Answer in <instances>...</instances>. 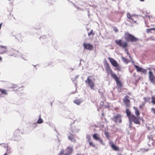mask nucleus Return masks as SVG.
<instances>
[{
  "mask_svg": "<svg viewBox=\"0 0 155 155\" xmlns=\"http://www.w3.org/2000/svg\"><path fill=\"white\" fill-rule=\"evenodd\" d=\"M107 73L108 74L110 75L111 77L114 79L117 76L113 72L112 70L110 67L109 65L107 63Z\"/></svg>",
  "mask_w": 155,
  "mask_h": 155,
  "instance_id": "0eeeda50",
  "label": "nucleus"
},
{
  "mask_svg": "<svg viewBox=\"0 0 155 155\" xmlns=\"http://www.w3.org/2000/svg\"><path fill=\"white\" fill-rule=\"evenodd\" d=\"M37 124H36V123H35L34 124H33V125H32V126L34 127V128H35L37 126Z\"/></svg>",
  "mask_w": 155,
  "mask_h": 155,
  "instance_id": "a19ab883",
  "label": "nucleus"
},
{
  "mask_svg": "<svg viewBox=\"0 0 155 155\" xmlns=\"http://www.w3.org/2000/svg\"><path fill=\"white\" fill-rule=\"evenodd\" d=\"M10 148H7V151H6V153H9L10 152Z\"/></svg>",
  "mask_w": 155,
  "mask_h": 155,
  "instance_id": "79ce46f5",
  "label": "nucleus"
},
{
  "mask_svg": "<svg viewBox=\"0 0 155 155\" xmlns=\"http://www.w3.org/2000/svg\"><path fill=\"white\" fill-rule=\"evenodd\" d=\"M10 36L11 37L14 36L16 39L20 41V38H21V35L20 34L18 35H14L13 34V33L12 32L10 35Z\"/></svg>",
  "mask_w": 155,
  "mask_h": 155,
  "instance_id": "f3484780",
  "label": "nucleus"
},
{
  "mask_svg": "<svg viewBox=\"0 0 155 155\" xmlns=\"http://www.w3.org/2000/svg\"><path fill=\"white\" fill-rule=\"evenodd\" d=\"M93 137L94 139L97 141H98L101 144H103L102 140L99 137L98 134H95L93 136Z\"/></svg>",
  "mask_w": 155,
  "mask_h": 155,
  "instance_id": "4468645a",
  "label": "nucleus"
},
{
  "mask_svg": "<svg viewBox=\"0 0 155 155\" xmlns=\"http://www.w3.org/2000/svg\"><path fill=\"white\" fill-rule=\"evenodd\" d=\"M114 30L115 32H117L118 31V29L116 27H114Z\"/></svg>",
  "mask_w": 155,
  "mask_h": 155,
  "instance_id": "ea45409f",
  "label": "nucleus"
},
{
  "mask_svg": "<svg viewBox=\"0 0 155 155\" xmlns=\"http://www.w3.org/2000/svg\"><path fill=\"white\" fill-rule=\"evenodd\" d=\"M45 39V40H46V39H47L46 38V39Z\"/></svg>",
  "mask_w": 155,
  "mask_h": 155,
  "instance_id": "774afa93",
  "label": "nucleus"
},
{
  "mask_svg": "<svg viewBox=\"0 0 155 155\" xmlns=\"http://www.w3.org/2000/svg\"><path fill=\"white\" fill-rule=\"evenodd\" d=\"M78 76H79L78 75L76 76L74 78V80H75L77 79L78 78Z\"/></svg>",
  "mask_w": 155,
  "mask_h": 155,
  "instance_id": "de8ad7c7",
  "label": "nucleus"
},
{
  "mask_svg": "<svg viewBox=\"0 0 155 155\" xmlns=\"http://www.w3.org/2000/svg\"><path fill=\"white\" fill-rule=\"evenodd\" d=\"M0 47L1 48H3L4 49L2 50V51L1 52V54H4V53L7 52V49L6 46H4L3 45H0Z\"/></svg>",
  "mask_w": 155,
  "mask_h": 155,
  "instance_id": "a211bd4d",
  "label": "nucleus"
},
{
  "mask_svg": "<svg viewBox=\"0 0 155 155\" xmlns=\"http://www.w3.org/2000/svg\"><path fill=\"white\" fill-rule=\"evenodd\" d=\"M40 117L36 123L38 124H41L43 123V121L42 119L40 118Z\"/></svg>",
  "mask_w": 155,
  "mask_h": 155,
  "instance_id": "5701e85b",
  "label": "nucleus"
},
{
  "mask_svg": "<svg viewBox=\"0 0 155 155\" xmlns=\"http://www.w3.org/2000/svg\"><path fill=\"white\" fill-rule=\"evenodd\" d=\"M104 104V103L103 101L101 102V103H100V106L101 107L102 106H103Z\"/></svg>",
  "mask_w": 155,
  "mask_h": 155,
  "instance_id": "37998d69",
  "label": "nucleus"
},
{
  "mask_svg": "<svg viewBox=\"0 0 155 155\" xmlns=\"http://www.w3.org/2000/svg\"><path fill=\"white\" fill-rule=\"evenodd\" d=\"M153 136L151 135H150L148 136V138L149 140H153Z\"/></svg>",
  "mask_w": 155,
  "mask_h": 155,
  "instance_id": "473e14b6",
  "label": "nucleus"
},
{
  "mask_svg": "<svg viewBox=\"0 0 155 155\" xmlns=\"http://www.w3.org/2000/svg\"><path fill=\"white\" fill-rule=\"evenodd\" d=\"M148 69L149 70V78L150 81L153 84H155V76L153 73L150 70V68H148Z\"/></svg>",
  "mask_w": 155,
  "mask_h": 155,
  "instance_id": "423d86ee",
  "label": "nucleus"
},
{
  "mask_svg": "<svg viewBox=\"0 0 155 155\" xmlns=\"http://www.w3.org/2000/svg\"><path fill=\"white\" fill-rule=\"evenodd\" d=\"M89 144L91 146H92L93 147H95V145L91 141H90L89 142Z\"/></svg>",
  "mask_w": 155,
  "mask_h": 155,
  "instance_id": "c9c22d12",
  "label": "nucleus"
},
{
  "mask_svg": "<svg viewBox=\"0 0 155 155\" xmlns=\"http://www.w3.org/2000/svg\"><path fill=\"white\" fill-rule=\"evenodd\" d=\"M12 88L15 89V90H17L19 88L18 87V86L16 85H14L13 87Z\"/></svg>",
  "mask_w": 155,
  "mask_h": 155,
  "instance_id": "e433bc0d",
  "label": "nucleus"
},
{
  "mask_svg": "<svg viewBox=\"0 0 155 155\" xmlns=\"http://www.w3.org/2000/svg\"><path fill=\"white\" fill-rule=\"evenodd\" d=\"M91 35H94V34H93V31L92 30H91L90 32L88 33V36H90Z\"/></svg>",
  "mask_w": 155,
  "mask_h": 155,
  "instance_id": "72a5a7b5",
  "label": "nucleus"
},
{
  "mask_svg": "<svg viewBox=\"0 0 155 155\" xmlns=\"http://www.w3.org/2000/svg\"><path fill=\"white\" fill-rule=\"evenodd\" d=\"M52 63L51 62H49L48 63H45L44 65V66L45 67H47L49 65H50L52 64Z\"/></svg>",
  "mask_w": 155,
  "mask_h": 155,
  "instance_id": "c756f323",
  "label": "nucleus"
},
{
  "mask_svg": "<svg viewBox=\"0 0 155 155\" xmlns=\"http://www.w3.org/2000/svg\"><path fill=\"white\" fill-rule=\"evenodd\" d=\"M153 155H155V153H153Z\"/></svg>",
  "mask_w": 155,
  "mask_h": 155,
  "instance_id": "680f3d73",
  "label": "nucleus"
},
{
  "mask_svg": "<svg viewBox=\"0 0 155 155\" xmlns=\"http://www.w3.org/2000/svg\"><path fill=\"white\" fill-rule=\"evenodd\" d=\"M152 30H155V28H151L150 29H147L146 30V31L147 33H149L150 32L152 33L151 31Z\"/></svg>",
  "mask_w": 155,
  "mask_h": 155,
  "instance_id": "b1692460",
  "label": "nucleus"
},
{
  "mask_svg": "<svg viewBox=\"0 0 155 155\" xmlns=\"http://www.w3.org/2000/svg\"><path fill=\"white\" fill-rule=\"evenodd\" d=\"M82 102V100L80 99L76 100L74 101V102L77 105H79Z\"/></svg>",
  "mask_w": 155,
  "mask_h": 155,
  "instance_id": "6ab92c4d",
  "label": "nucleus"
},
{
  "mask_svg": "<svg viewBox=\"0 0 155 155\" xmlns=\"http://www.w3.org/2000/svg\"><path fill=\"white\" fill-rule=\"evenodd\" d=\"M98 92L100 93L101 95H102V93H101L100 91V89L98 91Z\"/></svg>",
  "mask_w": 155,
  "mask_h": 155,
  "instance_id": "8fccbe9b",
  "label": "nucleus"
},
{
  "mask_svg": "<svg viewBox=\"0 0 155 155\" xmlns=\"http://www.w3.org/2000/svg\"><path fill=\"white\" fill-rule=\"evenodd\" d=\"M46 39V38L45 36L43 35L40 38V39L41 40L42 39Z\"/></svg>",
  "mask_w": 155,
  "mask_h": 155,
  "instance_id": "4c0bfd02",
  "label": "nucleus"
},
{
  "mask_svg": "<svg viewBox=\"0 0 155 155\" xmlns=\"http://www.w3.org/2000/svg\"><path fill=\"white\" fill-rule=\"evenodd\" d=\"M115 42L116 44L120 47L125 49V50H126V48L128 46V44L126 42L123 41L121 39L116 40Z\"/></svg>",
  "mask_w": 155,
  "mask_h": 155,
  "instance_id": "20e7f679",
  "label": "nucleus"
},
{
  "mask_svg": "<svg viewBox=\"0 0 155 155\" xmlns=\"http://www.w3.org/2000/svg\"><path fill=\"white\" fill-rule=\"evenodd\" d=\"M127 94H128L129 95H131V93H128Z\"/></svg>",
  "mask_w": 155,
  "mask_h": 155,
  "instance_id": "13d9d810",
  "label": "nucleus"
},
{
  "mask_svg": "<svg viewBox=\"0 0 155 155\" xmlns=\"http://www.w3.org/2000/svg\"><path fill=\"white\" fill-rule=\"evenodd\" d=\"M122 116L121 115L119 114H117L116 115L113 117L112 119L116 123L118 122L119 123H121L122 122Z\"/></svg>",
  "mask_w": 155,
  "mask_h": 155,
  "instance_id": "1a4fd4ad",
  "label": "nucleus"
},
{
  "mask_svg": "<svg viewBox=\"0 0 155 155\" xmlns=\"http://www.w3.org/2000/svg\"><path fill=\"white\" fill-rule=\"evenodd\" d=\"M127 18L128 19H131L132 20H133V19L132 18L130 14V13H127Z\"/></svg>",
  "mask_w": 155,
  "mask_h": 155,
  "instance_id": "c85d7f7f",
  "label": "nucleus"
},
{
  "mask_svg": "<svg viewBox=\"0 0 155 155\" xmlns=\"http://www.w3.org/2000/svg\"><path fill=\"white\" fill-rule=\"evenodd\" d=\"M108 59L112 65L115 68L116 70L119 71H121L122 67L114 59L110 57L108 58Z\"/></svg>",
  "mask_w": 155,
  "mask_h": 155,
  "instance_id": "7ed1b4c3",
  "label": "nucleus"
},
{
  "mask_svg": "<svg viewBox=\"0 0 155 155\" xmlns=\"http://www.w3.org/2000/svg\"><path fill=\"white\" fill-rule=\"evenodd\" d=\"M143 99L145 102H149L150 100V97H145L143 98Z\"/></svg>",
  "mask_w": 155,
  "mask_h": 155,
  "instance_id": "393cba45",
  "label": "nucleus"
},
{
  "mask_svg": "<svg viewBox=\"0 0 155 155\" xmlns=\"http://www.w3.org/2000/svg\"><path fill=\"white\" fill-rule=\"evenodd\" d=\"M140 1L143 2L144 1V0H140Z\"/></svg>",
  "mask_w": 155,
  "mask_h": 155,
  "instance_id": "bf43d9fd",
  "label": "nucleus"
},
{
  "mask_svg": "<svg viewBox=\"0 0 155 155\" xmlns=\"http://www.w3.org/2000/svg\"><path fill=\"white\" fill-rule=\"evenodd\" d=\"M109 144L111 147L115 150L119 151V147L115 145L113 143L110 142Z\"/></svg>",
  "mask_w": 155,
  "mask_h": 155,
  "instance_id": "dca6fc26",
  "label": "nucleus"
},
{
  "mask_svg": "<svg viewBox=\"0 0 155 155\" xmlns=\"http://www.w3.org/2000/svg\"><path fill=\"white\" fill-rule=\"evenodd\" d=\"M83 46L84 48L85 49L91 50L93 49V47L92 45L90 44L85 43V42H84L83 43Z\"/></svg>",
  "mask_w": 155,
  "mask_h": 155,
  "instance_id": "f8f14e48",
  "label": "nucleus"
},
{
  "mask_svg": "<svg viewBox=\"0 0 155 155\" xmlns=\"http://www.w3.org/2000/svg\"><path fill=\"white\" fill-rule=\"evenodd\" d=\"M68 139L72 142L74 143L75 142L76 140L74 138V136L71 133H70L68 135Z\"/></svg>",
  "mask_w": 155,
  "mask_h": 155,
  "instance_id": "2eb2a0df",
  "label": "nucleus"
},
{
  "mask_svg": "<svg viewBox=\"0 0 155 155\" xmlns=\"http://www.w3.org/2000/svg\"><path fill=\"white\" fill-rule=\"evenodd\" d=\"M124 38L127 42H137L139 39L133 35L130 34L128 32H125L124 35Z\"/></svg>",
  "mask_w": 155,
  "mask_h": 155,
  "instance_id": "f03ea898",
  "label": "nucleus"
},
{
  "mask_svg": "<svg viewBox=\"0 0 155 155\" xmlns=\"http://www.w3.org/2000/svg\"><path fill=\"white\" fill-rule=\"evenodd\" d=\"M104 134H105V136H106V137H107V131H105V132H104Z\"/></svg>",
  "mask_w": 155,
  "mask_h": 155,
  "instance_id": "3c124183",
  "label": "nucleus"
},
{
  "mask_svg": "<svg viewBox=\"0 0 155 155\" xmlns=\"http://www.w3.org/2000/svg\"><path fill=\"white\" fill-rule=\"evenodd\" d=\"M7 52L8 55L10 56H14L16 57L17 56L19 55V52L18 50H16L11 48L9 51H7Z\"/></svg>",
  "mask_w": 155,
  "mask_h": 155,
  "instance_id": "39448f33",
  "label": "nucleus"
},
{
  "mask_svg": "<svg viewBox=\"0 0 155 155\" xmlns=\"http://www.w3.org/2000/svg\"><path fill=\"white\" fill-rule=\"evenodd\" d=\"M81 61H83L82 59H81V60H80V64H79V65H80L81 64Z\"/></svg>",
  "mask_w": 155,
  "mask_h": 155,
  "instance_id": "864d4df0",
  "label": "nucleus"
},
{
  "mask_svg": "<svg viewBox=\"0 0 155 155\" xmlns=\"http://www.w3.org/2000/svg\"><path fill=\"white\" fill-rule=\"evenodd\" d=\"M122 59L123 61L126 63H127L130 62V61L128 59L125 57H122Z\"/></svg>",
  "mask_w": 155,
  "mask_h": 155,
  "instance_id": "412c9836",
  "label": "nucleus"
},
{
  "mask_svg": "<svg viewBox=\"0 0 155 155\" xmlns=\"http://www.w3.org/2000/svg\"><path fill=\"white\" fill-rule=\"evenodd\" d=\"M104 66L105 67V68L106 70H107V61L106 60V59H105V60L104 61Z\"/></svg>",
  "mask_w": 155,
  "mask_h": 155,
  "instance_id": "f704fd0d",
  "label": "nucleus"
},
{
  "mask_svg": "<svg viewBox=\"0 0 155 155\" xmlns=\"http://www.w3.org/2000/svg\"><path fill=\"white\" fill-rule=\"evenodd\" d=\"M90 77L91 76H88L87 80L85 81V82L90 86L91 89L93 90L94 84L92 80L90 78Z\"/></svg>",
  "mask_w": 155,
  "mask_h": 155,
  "instance_id": "6e6552de",
  "label": "nucleus"
},
{
  "mask_svg": "<svg viewBox=\"0 0 155 155\" xmlns=\"http://www.w3.org/2000/svg\"><path fill=\"white\" fill-rule=\"evenodd\" d=\"M41 28V26L40 25V27L39 28H36V29H40Z\"/></svg>",
  "mask_w": 155,
  "mask_h": 155,
  "instance_id": "09e8293b",
  "label": "nucleus"
},
{
  "mask_svg": "<svg viewBox=\"0 0 155 155\" xmlns=\"http://www.w3.org/2000/svg\"><path fill=\"white\" fill-rule=\"evenodd\" d=\"M52 103H51V105H52Z\"/></svg>",
  "mask_w": 155,
  "mask_h": 155,
  "instance_id": "e2e57ef3",
  "label": "nucleus"
},
{
  "mask_svg": "<svg viewBox=\"0 0 155 155\" xmlns=\"http://www.w3.org/2000/svg\"><path fill=\"white\" fill-rule=\"evenodd\" d=\"M20 134V131L19 130H17L14 132V135L15 136H18Z\"/></svg>",
  "mask_w": 155,
  "mask_h": 155,
  "instance_id": "aec40b11",
  "label": "nucleus"
},
{
  "mask_svg": "<svg viewBox=\"0 0 155 155\" xmlns=\"http://www.w3.org/2000/svg\"><path fill=\"white\" fill-rule=\"evenodd\" d=\"M74 5V7L75 8H77L78 9H80V8H79V7H78V6H77L75 5Z\"/></svg>",
  "mask_w": 155,
  "mask_h": 155,
  "instance_id": "49530a36",
  "label": "nucleus"
},
{
  "mask_svg": "<svg viewBox=\"0 0 155 155\" xmlns=\"http://www.w3.org/2000/svg\"><path fill=\"white\" fill-rule=\"evenodd\" d=\"M102 115L103 117H104V114L103 113H102Z\"/></svg>",
  "mask_w": 155,
  "mask_h": 155,
  "instance_id": "603ef678",
  "label": "nucleus"
},
{
  "mask_svg": "<svg viewBox=\"0 0 155 155\" xmlns=\"http://www.w3.org/2000/svg\"><path fill=\"white\" fill-rule=\"evenodd\" d=\"M129 121L130 122V124H129V128H131V125H132V122H133L132 121H130L129 120Z\"/></svg>",
  "mask_w": 155,
  "mask_h": 155,
  "instance_id": "58836bf2",
  "label": "nucleus"
},
{
  "mask_svg": "<svg viewBox=\"0 0 155 155\" xmlns=\"http://www.w3.org/2000/svg\"><path fill=\"white\" fill-rule=\"evenodd\" d=\"M133 108L135 110V114L136 116L133 114H131V111L128 109L126 110V111L127 116L129 120L132 121L135 124H140V113L138 108L136 107H133Z\"/></svg>",
  "mask_w": 155,
  "mask_h": 155,
  "instance_id": "f257e3e1",
  "label": "nucleus"
},
{
  "mask_svg": "<svg viewBox=\"0 0 155 155\" xmlns=\"http://www.w3.org/2000/svg\"><path fill=\"white\" fill-rule=\"evenodd\" d=\"M72 81H74L75 80H74V78H72Z\"/></svg>",
  "mask_w": 155,
  "mask_h": 155,
  "instance_id": "6e6d98bb",
  "label": "nucleus"
},
{
  "mask_svg": "<svg viewBox=\"0 0 155 155\" xmlns=\"http://www.w3.org/2000/svg\"><path fill=\"white\" fill-rule=\"evenodd\" d=\"M3 146L5 148H7L8 147V145L6 144H4V145Z\"/></svg>",
  "mask_w": 155,
  "mask_h": 155,
  "instance_id": "a18cd8bd",
  "label": "nucleus"
},
{
  "mask_svg": "<svg viewBox=\"0 0 155 155\" xmlns=\"http://www.w3.org/2000/svg\"><path fill=\"white\" fill-rule=\"evenodd\" d=\"M140 72H141L143 74H146L147 73V70L142 68Z\"/></svg>",
  "mask_w": 155,
  "mask_h": 155,
  "instance_id": "cd10ccee",
  "label": "nucleus"
},
{
  "mask_svg": "<svg viewBox=\"0 0 155 155\" xmlns=\"http://www.w3.org/2000/svg\"><path fill=\"white\" fill-rule=\"evenodd\" d=\"M105 108H106V107H107V106L105 105Z\"/></svg>",
  "mask_w": 155,
  "mask_h": 155,
  "instance_id": "052dcab7",
  "label": "nucleus"
},
{
  "mask_svg": "<svg viewBox=\"0 0 155 155\" xmlns=\"http://www.w3.org/2000/svg\"><path fill=\"white\" fill-rule=\"evenodd\" d=\"M88 16H89V14H88Z\"/></svg>",
  "mask_w": 155,
  "mask_h": 155,
  "instance_id": "69168bd1",
  "label": "nucleus"
},
{
  "mask_svg": "<svg viewBox=\"0 0 155 155\" xmlns=\"http://www.w3.org/2000/svg\"><path fill=\"white\" fill-rule=\"evenodd\" d=\"M151 110L152 111H153L154 114H155V108H151Z\"/></svg>",
  "mask_w": 155,
  "mask_h": 155,
  "instance_id": "c03bdc74",
  "label": "nucleus"
},
{
  "mask_svg": "<svg viewBox=\"0 0 155 155\" xmlns=\"http://www.w3.org/2000/svg\"><path fill=\"white\" fill-rule=\"evenodd\" d=\"M135 67L137 69V72H140L142 68L141 67H140L137 65H134Z\"/></svg>",
  "mask_w": 155,
  "mask_h": 155,
  "instance_id": "4be33fe9",
  "label": "nucleus"
},
{
  "mask_svg": "<svg viewBox=\"0 0 155 155\" xmlns=\"http://www.w3.org/2000/svg\"><path fill=\"white\" fill-rule=\"evenodd\" d=\"M107 136H108V133H107Z\"/></svg>",
  "mask_w": 155,
  "mask_h": 155,
  "instance_id": "0e129e2a",
  "label": "nucleus"
},
{
  "mask_svg": "<svg viewBox=\"0 0 155 155\" xmlns=\"http://www.w3.org/2000/svg\"><path fill=\"white\" fill-rule=\"evenodd\" d=\"M64 150H61V151L59 152V153L58 154V155H64Z\"/></svg>",
  "mask_w": 155,
  "mask_h": 155,
  "instance_id": "2f4dec72",
  "label": "nucleus"
},
{
  "mask_svg": "<svg viewBox=\"0 0 155 155\" xmlns=\"http://www.w3.org/2000/svg\"><path fill=\"white\" fill-rule=\"evenodd\" d=\"M151 102L153 104H155V96H153L151 97Z\"/></svg>",
  "mask_w": 155,
  "mask_h": 155,
  "instance_id": "a878e982",
  "label": "nucleus"
},
{
  "mask_svg": "<svg viewBox=\"0 0 155 155\" xmlns=\"http://www.w3.org/2000/svg\"><path fill=\"white\" fill-rule=\"evenodd\" d=\"M87 139V141H89L91 140V136L89 134H87L86 136Z\"/></svg>",
  "mask_w": 155,
  "mask_h": 155,
  "instance_id": "7c9ffc66",
  "label": "nucleus"
},
{
  "mask_svg": "<svg viewBox=\"0 0 155 155\" xmlns=\"http://www.w3.org/2000/svg\"><path fill=\"white\" fill-rule=\"evenodd\" d=\"M115 81L117 86L119 87H121L122 86L123 83L119 80V78L117 77L114 79Z\"/></svg>",
  "mask_w": 155,
  "mask_h": 155,
  "instance_id": "ddd939ff",
  "label": "nucleus"
},
{
  "mask_svg": "<svg viewBox=\"0 0 155 155\" xmlns=\"http://www.w3.org/2000/svg\"><path fill=\"white\" fill-rule=\"evenodd\" d=\"M73 147H68L64 151V155H69L71 154L73 150Z\"/></svg>",
  "mask_w": 155,
  "mask_h": 155,
  "instance_id": "9d476101",
  "label": "nucleus"
},
{
  "mask_svg": "<svg viewBox=\"0 0 155 155\" xmlns=\"http://www.w3.org/2000/svg\"><path fill=\"white\" fill-rule=\"evenodd\" d=\"M129 97L126 96L123 99L124 102L125 104V105L127 107H129L130 106V101L129 99Z\"/></svg>",
  "mask_w": 155,
  "mask_h": 155,
  "instance_id": "9b49d317",
  "label": "nucleus"
},
{
  "mask_svg": "<svg viewBox=\"0 0 155 155\" xmlns=\"http://www.w3.org/2000/svg\"><path fill=\"white\" fill-rule=\"evenodd\" d=\"M153 70L154 71V73H155V68H153Z\"/></svg>",
  "mask_w": 155,
  "mask_h": 155,
  "instance_id": "5fc2aeb1",
  "label": "nucleus"
},
{
  "mask_svg": "<svg viewBox=\"0 0 155 155\" xmlns=\"http://www.w3.org/2000/svg\"><path fill=\"white\" fill-rule=\"evenodd\" d=\"M2 60V58L1 57H0V61H1Z\"/></svg>",
  "mask_w": 155,
  "mask_h": 155,
  "instance_id": "4d7b16f0",
  "label": "nucleus"
},
{
  "mask_svg": "<svg viewBox=\"0 0 155 155\" xmlns=\"http://www.w3.org/2000/svg\"><path fill=\"white\" fill-rule=\"evenodd\" d=\"M0 91L2 94H4L6 95H7L8 94L6 92V91L5 90H2L0 89Z\"/></svg>",
  "mask_w": 155,
  "mask_h": 155,
  "instance_id": "bb28decb",
  "label": "nucleus"
},
{
  "mask_svg": "<svg viewBox=\"0 0 155 155\" xmlns=\"http://www.w3.org/2000/svg\"><path fill=\"white\" fill-rule=\"evenodd\" d=\"M36 66V65H34V67H35Z\"/></svg>",
  "mask_w": 155,
  "mask_h": 155,
  "instance_id": "338daca9",
  "label": "nucleus"
}]
</instances>
